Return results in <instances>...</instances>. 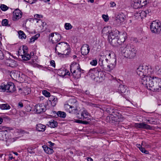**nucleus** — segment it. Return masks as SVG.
Masks as SVG:
<instances>
[{
    "label": "nucleus",
    "mask_w": 161,
    "mask_h": 161,
    "mask_svg": "<svg viewBox=\"0 0 161 161\" xmlns=\"http://www.w3.org/2000/svg\"><path fill=\"white\" fill-rule=\"evenodd\" d=\"M136 72L141 78L140 81L142 85L146 84L147 82L150 81L152 77H154V72L150 66H140L136 70Z\"/></svg>",
    "instance_id": "1"
},
{
    "label": "nucleus",
    "mask_w": 161,
    "mask_h": 161,
    "mask_svg": "<svg viewBox=\"0 0 161 161\" xmlns=\"http://www.w3.org/2000/svg\"><path fill=\"white\" fill-rule=\"evenodd\" d=\"M109 60L106 56H101L99 61V64L102 68H104L105 66H107V69L108 71H110L115 67L116 60L115 58H114L113 59Z\"/></svg>",
    "instance_id": "2"
},
{
    "label": "nucleus",
    "mask_w": 161,
    "mask_h": 161,
    "mask_svg": "<svg viewBox=\"0 0 161 161\" xmlns=\"http://www.w3.org/2000/svg\"><path fill=\"white\" fill-rule=\"evenodd\" d=\"M120 51L122 55L128 59H133L136 56V48L130 44H128L124 47L122 48Z\"/></svg>",
    "instance_id": "3"
},
{
    "label": "nucleus",
    "mask_w": 161,
    "mask_h": 161,
    "mask_svg": "<svg viewBox=\"0 0 161 161\" xmlns=\"http://www.w3.org/2000/svg\"><path fill=\"white\" fill-rule=\"evenodd\" d=\"M16 90L14 84L12 82H9L7 85H0V92L6 91L7 92H14Z\"/></svg>",
    "instance_id": "4"
},
{
    "label": "nucleus",
    "mask_w": 161,
    "mask_h": 161,
    "mask_svg": "<svg viewBox=\"0 0 161 161\" xmlns=\"http://www.w3.org/2000/svg\"><path fill=\"white\" fill-rule=\"evenodd\" d=\"M150 0H133L131 6L135 9H137L142 7L148 3H150Z\"/></svg>",
    "instance_id": "5"
},
{
    "label": "nucleus",
    "mask_w": 161,
    "mask_h": 161,
    "mask_svg": "<svg viewBox=\"0 0 161 161\" xmlns=\"http://www.w3.org/2000/svg\"><path fill=\"white\" fill-rule=\"evenodd\" d=\"M81 71H83V70L81 69L79 64L71 66L70 71L75 78L78 79L80 77Z\"/></svg>",
    "instance_id": "6"
},
{
    "label": "nucleus",
    "mask_w": 161,
    "mask_h": 161,
    "mask_svg": "<svg viewBox=\"0 0 161 161\" xmlns=\"http://www.w3.org/2000/svg\"><path fill=\"white\" fill-rule=\"evenodd\" d=\"M150 29L152 32L158 34L161 31V26L160 22L157 20L153 21L150 25Z\"/></svg>",
    "instance_id": "7"
},
{
    "label": "nucleus",
    "mask_w": 161,
    "mask_h": 161,
    "mask_svg": "<svg viewBox=\"0 0 161 161\" xmlns=\"http://www.w3.org/2000/svg\"><path fill=\"white\" fill-rule=\"evenodd\" d=\"M158 77H152L150 79V81L147 82L146 84L143 85L149 90H154L155 86H156L157 83L158 82Z\"/></svg>",
    "instance_id": "8"
},
{
    "label": "nucleus",
    "mask_w": 161,
    "mask_h": 161,
    "mask_svg": "<svg viewBox=\"0 0 161 161\" xmlns=\"http://www.w3.org/2000/svg\"><path fill=\"white\" fill-rule=\"evenodd\" d=\"M77 117L79 119H83L84 121L88 122V124L91 121V119L89 113L86 110H83L80 113H78L77 114Z\"/></svg>",
    "instance_id": "9"
},
{
    "label": "nucleus",
    "mask_w": 161,
    "mask_h": 161,
    "mask_svg": "<svg viewBox=\"0 0 161 161\" xmlns=\"http://www.w3.org/2000/svg\"><path fill=\"white\" fill-rule=\"evenodd\" d=\"M27 47H23L22 50L19 49L18 52L19 56H21L24 60H29L31 58V55L27 53Z\"/></svg>",
    "instance_id": "10"
},
{
    "label": "nucleus",
    "mask_w": 161,
    "mask_h": 161,
    "mask_svg": "<svg viewBox=\"0 0 161 161\" xmlns=\"http://www.w3.org/2000/svg\"><path fill=\"white\" fill-rule=\"evenodd\" d=\"M64 108L67 112L70 113L77 114L78 113V105L72 106L69 107L68 105H64Z\"/></svg>",
    "instance_id": "11"
},
{
    "label": "nucleus",
    "mask_w": 161,
    "mask_h": 161,
    "mask_svg": "<svg viewBox=\"0 0 161 161\" xmlns=\"http://www.w3.org/2000/svg\"><path fill=\"white\" fill-rule=\"evenodd\" d=\"M61 36L60 34L57 33H52L50 35L49 39H50L53 44L56 43L61 39Z\"/></svg>",
    "instance_id": "12"
},
{
    "label": "nucleus",
    "mask_w": 161,
    "mask_h": 161,
    "mask_svg": "<svg viewBox=\"0 0 161 161\" xmlns=\"http://www.w3.org/2000/svg\"><path fill=\"white\" fill-rule=\"evenodd\" d=\"M8 136V135L6 134L4 131H0V140L8 141L12 142H14L15 141V139L14 138H7Z\"/></svg>",
    "instance_id": "13"
},
{
    "label": "nucleus",
    "mask_w": 161,
    "mask_h": 161,
    "mask_svg": "<svg viewBox=\"0 0 161 161\" xmlns=\"http://www.w3.org/2000/svg\"><path fill=\"white\" fill-rule=\"evenodd\" d=\"M134 126L137 128L143 129L146 130H151L152 127L150 125L144 123H135Z\"/></svg>",
    "instance_id": "14"
},
{
    "label": "nucleus",
    "mask_w": 161,
    "mask_h": 161,
    "mask_svg": "<svg viewBox=\"0 0 161 161\" xmlns=\"http://www.w3.org/2000/svg\"><path fill=\"white\" fill-rule=\"evenodd\" d=\"M46 110V108L45 106L42 104H37L34 107V110L38 114H40L42 112H44Z\"/></svg>",
    "instance_id": "15"
},
{
    "label": "nucleus",
    "mask_w": 161,
    "mask_h": 161,
    "mask_svg": "<svg viewBox=\"0 0 161 161\" xmlns=\"http://www.w3.org/2000/svg\"><path fill=\"white\" fill-rule=\"evenodd\" d=\"M118 115L117 114H113L112 115H111L110 116H108L107 117V119H109L110 120H109V121L110 122H111V120L115 121V122H119L121 121V119L120 117L121 116L120 114H119V113H118Z\"/></svg>",
    "instance_id": "16"
},
{
    "label": "nucleus",
    "mask_w": 161,
    "mask_h": 161,
    "mask_svg": "<svg viewBox=\"0 0 161 161\" xmlns=\"http://www.w3.org/2000/svg\"><path fill=\"white\" fill-rule=\"evenodd\" d=\"M22 16V12L19 9H17L13 12V20L14 21H17L20 19Z\"/></svg>",
    "instance_id": "17"
},
{
    "label": "nucleus",
    "mask_w": 161,
    "mask_h": 161,
    "mask_svg": "<svg viewBox=\"0 0 161 161\" xmlns=\"http://www.w3.org/2000/svg\"><path fill=\"white\" fill-rule=\"evenodd\" d=\"M120 32L116 29H113L110 31L109 34H108V40H109L114 38L118 37Z\"/></svg>",
    "instance_id": "18"
},
{
    "label": "nucleus",
    "mask_w": 161,
    "mask_h": 161,
    "mask_svg": "<svg viewBox=\"0 0 161 161\" xmlns=\"http://www.w3.org/2000/svg\"><path fill=\"white\" fill-rule=\"evenodd\" d=\"M99 72V71L97 68L91 69L88 73V75L92 78L94 76H97L98 75Z\"/></svg>",
    "instance_id": "19"
},
{
    "label": "nucleus",
    "mask_w": 161,
    "mask_h": 161,
    "mask_svg": "<svg viewBox=\"0 0 161 161\" xmlns=\"http://www.w3.org/2000/svg\"><path fill=\"white\" fill-rule=\"evenodd\" d=\"M90 49L89 47L88 44H84L81 47V53L83 55H86L89 53Z\"/></svg>",
    "instance_id": "20"
},
{
    "label": "nucleus",
    "mask_w": 161,
    "mask_h": 161,
    "mask_svg": "<svg viewBox=\"0 0 161 161\" xmlns=\"http://www.w3.org/2000/svg\"><path fill=\"white\" fill-rule=\"evenodd\" d=\"M69 44L66 42H61L58 43L56 47L58 48H59L60 51H62L66 48L69 47Z\"/></svg>",
    "instance_id": "21"
},
{
    "label": "nucleus",
    "mask_w": 161,
    "mask_h": 161,
    "mask_svg": "<svg viewBox=\"0 0 161 161\" xmlns=\"http://www.w3.org/2000/svg\"><path fill=\"white\" fill-rule=\"evenodd\" d=\"M103 110L105 112L109 113V114L112 115L115 113L116 110L114 109L113 107H111L109 106H106L103 108Z\"/></svg>",
    "instance_id": "22"
},
{
    "label": "nucleus",
    "mask_w": 161,
    "mask_h": 161,
    "mask_svg": "<svg viewBox=\"0 0 161 161\" xmlns=\"http://www.w3.org/2000/svg\"><path fill=\"white\" fill-rule=\"evenodd\" d=\"M64 105H68L70 107L72 106L78 105V104L75 98L70 99L68 102L67 104H65Z\"/></svg>",
    "instance_id": "23"
},
{
    "label": "nucleus",
    "mask_w": 161,
    "mask_h": 161,
    "mask_svg": "<svg viewBox=\"0 0 161 161\" xmlns=\"http://www.w3.org/2000/svg\"><path fill=\"white\" fill-rule=\"evenodd\" d=\"M36 129L39 131H44L45 130L46 127L43 125L39 124L36 125Z\"/></svg>",
    "instance_id": "24"
},
{
    "label": "nucleus",
    "mask_w": 161,
    "mask_h": 161,
    "mask_svg": "<svg viewBox=\"0 0 161 161\" xmlns=\"http://www.w3.org/2000/svg\"><path fill=\"white\" fill-rule=\"evenodd\" d=\"M118 90L119 92L120 93L121 95L123 96L124 95H125L124 93L126 92V88L124 86L121 85L118 88Z\"/></svg>",
    "instance_id": "25"
},
{
    "label": "nucleus",
    "mask_w": 161,
    "mask_h": 161,
    "mask_svg": "<svg viewBox=\"0 0 161 161\" xmlns=\"http://www.w3.org/2000/svg\"><path fill=\"white\" fill-rule=\"evenodd\" d=\"M126 39V35L125 34H123L120 37L118 36V46L121 44L122 43L124 42Z\"/></svg>",
    "instance_id": "26"
},
{
    "label": "nucleus",
    "mask_w": 161,
    "mask_h": 161,
    "mask_svg": "<svg viewBox=\"0 0 161 161\" xmlns=\"http://www.w3.org/2000/svg\"><path fill=\"white\" fill-rule=\"evenodd\" d=\"M125 17V16L123 13L118 14L116 16V19L119 20L120 22L124 21Z\"/></svg>",
    "instance_id": "27"
},
{
    "label": "nucleus",
    "mask_w": 161,
    "mask_h": 161,
    "mask_svg": "<svg viewBox=\"0 0 161 161\" xmlns=\"http://www.w3.org/2000/svg\"><path fill=\"white\" fill-rule=\"evenodd\" d=\"M118 37L115 38L111 39L108 40L109 42L114 47L118 46Z\"/></svg>",
    "instance_id": "28"
},
{
    "label": "nucleus",
    "mask_w": 161,
    "mask_h": 161,
    "mask_svg": "<svg viewBox=\"0 0 161 161\" xmlns=\"http://www.w3.org/2000/svg\"><path fill=\"white\" fill-rule=\"evenodd\" d=\"M140 15V18H144L145 17L147 14H148L149 12H151V10H146L145 11L140 10L139 11Z\"/></svg>",
    "instance_id": "29"
},
{
    "label": "nucleus",
    "mask_w": 161,
    "mask_h": 161,
    "mask_svg": "<svg viewBox=\"0 0 161 161\" xmlns=\"http://www.w3.org/2000/svg\"><path fill=\"white\" fill-rule=\"evenodd\" d=\"M42 147L45 152L48 154H51L53 153V151L52 148L49 147L46 145L42 146Z\"/></svg>",
    "instance_id": "30"
},
{
    "label": "nucleus",
    "mask_w": 161,
    "mask_h": 161,
    "mask_svg": "<svg viewBox=\"0 0 161 161\" xmlns=\"http://www.w3.org/2000/svg\"><path fill=\"white\" fill-rule=\"evenodd\" d=\"M158 82L157 83L156 86H155L154 91H159L161 90V79L158 78Z\"/></svg>",
    "instance_id": "31"
},
{
    "label": "nucleus",
    "mask_w": 161,
    "mask_h": 161,
    "mask_svg": "<svg viewBox=\"0 0 161 161\" xmlns=\"http://www.w3.org/2000/svg\"><path fill=\"white\" fill-rule=\"evenodd\" d=\"M57 124L56 121L54 120H51L48 122L47 125L51 128H54L57 125Z\"/></svg>",
    "instance_id": "32"
},
{
    "label": "nucleus",
    "mask_w": 161,
    "mask_h": 161,
    "mask_svg": "<svg viewBox=\"0 0 161 161\" xmlns=\"http://www.w3.org/2000/svg\"><path fill=\"white\" fill-rule=\"evenodd\" d=\"M7 65L11 67H13L16 65V62L14 60H8L7 62Z\"/></svg>",
    "instance_id": "33"
},
{
    "label": "nucleus",
    "mask_w": 161,
    "mask_h": 161,
    "mask_svg": "<svg viewBox=\"0 0 161 161\" xmlns=\"http://www.w3.org/2000/svg\"><path fill=\"white\" fill-rule=\"evenodd\" d=\"M10 108V106L7 103L0 104V108L2 110L9 109Z\"/></svg>",
    "instance_id": "34"
},
{
    "label": "nucleus",
    "mask_w": 161,
    "mask_h": 161,
    "mask_svg": "<svg viewBox=\"0 0 161 161\" xmlns=\"http://www.w3.org/2000/svg\"><path fill=\"white\" fill-rule=\"evenodd\" d=\"M19 37L20 39H25L26 37L25 33L21 31H18Z\"/></svg>",
    "instance_id": "35"
},
{
    "label": "nucleus",
    "mask_w": 161,
    "mask_h": 161,
    "mask_svg": "<svg viewBox=\"0 0 161 161\" xmlns=\"http://www.w3.org/2000/svg\"><path fill=\"white\" fill-rule=\"evenodd\" d=\"M40 36V34H37L33 36L31 38L30 42V43L34 42Z\"/></svg>",
    "instance_id": "36"
},
{
    "label": "nucleus",
    "mask_w": 161,
    "mask_h": 161,
    "mask_svg": "<svg viewBox=\"0 0 161 161\" xmlns=\"http://www.w3.org/2000/svg\"><path fill=\"white\" fill-rule=\"evenodd\" d=\"M109 27H105L102 31V33L104 34L107 35L108 36L110 31L109 30Z\"/></svg>",
    "instance_id": "37"
},
{
    "label": "nucleus",
    "mask_w": 161,
    "mask_h": 161,
    "mask_svg": "<svg viewBox=\"0 0 161 161\" xmlns=\"http://www.w3.org/2000/svg\"><path fill=\"white\" fill-rule=\"evenodd\" d=\"M137 145H138L137 147L139 148L141 151L142 153L147 154L149 153L148 151L146 150L144 148L142 147L140 144H137Z\"/></svg>",
    "instance_id": "38"
},
{
    "label": "nucleus",
    "mask_w": 161,
    "mask_h": 161,
    "mask_svg": "<svg viewBox=\"0 0 161 161\" xmlns=\"http://www.w3.org/2000/svg\"><path fill=\"white\" fill-rule=\"evenodd\" d=\"M57 114L58 117L64 118L66 116V113L64 112L59 111L58 112Z\"/></svg>",
    "instance_id": "39"
},
{
    "label": "nucleus",
    "mask_w": 161,
    "mask_h": 161,
    "mask_svg": "<svg viewBox=\"0 0 161 161\" xmlns=\"http://www.w3.org/2000/svg\"><path fill=\"white\" fill-rule=\"evenodd\" d=\"M156 70L158 74L161 75V66L157 65L155 67Z\"/></svg>",
    "instance_id": "40"
},
{
    "label": "nucleus",
    "mask_w": 161,
    "mask_h": 161,
    "mask_svg": "<svg viewBox=\"0 0 161 161\" xmlns=\"http://www.w3.org/2000/svg\"><path fill=\"white\" fill-rule=\"evenodd\" d=\"M64 27L66 29L68 30L71 29L72 26L69 23H66L65 24Z\"/></svg>",
    "instance_id": "41"
},
{
    "label": "nucleus",
    "mask_w": 161,
    "mask_h": 161,
    "mask_svg": "<svg viewBox=\"0 0 161 161\" xmlns=\"http://www.w3.org/2000/svg\"><path fill=\"white\" fill-rule=\"evenodd\" d=\"M42 94L45 97H48L50 96V93L49 92L46 90H43L42 92Z\"/></svg>",
    "instance_id": "42"
},
{
    "label": "nucleus",
    "mask_w": 161,
    "mask_h": 161,
    "mask_svg": "<svg viewBox=\"0 0 161 161\" xmlns=\"http://www.w3.org/2000/svg\"><path fill=\"white\" fill-rule=\"evenodd\" d=\"M88 105L89 106L92 107H95V108H99V105H97V104H95L93 103H91V102L88 103Z\"/></svg>",
    "instance_id": "43"
},
{
    "label": "nucleus",
    "mask_w": 161,
    "mask_h": 161,
    "mask_svg": "<svg viewBox=\"0 0 161 161\" xmlns=\"http://www.w3.org/2000/svg\"><path fill=\"white\" fill-rule=\"evenodd\" d=\"M0 8L3 11H5L8 8V7L4 4H2L0 6Z\"/></svg>",
    "instance_id": "44"
},
{
    "label": "nucleus",
    "mask_w": 161,
    "mask_h": 161,
    "mask_svg": "<svg viewBox=\"0 0 161 161\" xmlns=\"http://www.w3.org/2000/svg\"><path fill=\"white\" fill-rule=\"evenodd\" d=\"M62 51L63 52V53L62 54L66 55L69 54L70 52V50L69 49H68V48H66L65 49Z\"/></svg>",
    "instance_id": "45"
},
{
    "label": "nucleus",
    "mask_w": 161,
    "mask_h": 161,
    "mask_svg": "<svg viewBox=\"0 0 161 161\" xmlns=\"http://www.w3.org/2000/svg\"><path fill=\"white\" fill-rule=\"evenodd\" d=\"M27 151L29 153L31 154L34 153V149L31 147H29L27 148Z\"/></svg>",
    "instance_id": "46"
},
{
    "label": "nucleus",
    "mask_w": 161,
    "mask_h": 161,
    "mask_svg": "<svg viewBox=\"0 0 161 161\" xmlns=\"http://www.w3.org/2000/svg\"><path fill=\"white\" fill-rule=\"evenodd\" d=\"M75 122L76 123H81V124H85V125L88 124V122H87L84 120L83 121L82 120H79V119L76 120L75 121Z\"/></svg>",
    "instance_id": "47"
},
{
    "label": "nucleus",
    "mask_w": 161,
    "mask_h": 161,
    "mask_svg": "<svg viewBox=\"0 0 161 161\" xmlns=\"http://www.w3.org/2000/svg\"><path fill=\"white\" fill-rule=\"evenodd\" d=\"M97 61L96 59L93 60L90 62V64L92 65L96 66L97 64Z\"/></svg>",
    "instance_id": "48"
},
{
    "label": "nucleus",
    "mask_w": 161,
    "mask_h": 161,
    "mask_svg": "<svg viewBox=\"0 0 161 161\" xmlns=\"http://www.w3.org/2000/svg\"><path fill=\"white\" fill-rule=\"evenodd\" d=\"M8 21L6 19H4L2 20V24L3 26H6L8 24Z\"/></svg>",
    "instance_id": "49"
},
{
    "label": "nucleus",
    "mask_w": 161,
    "mask_h": 161,
    "mask_svg": "<svg viewBox=\"0 0 161 161\" xmlns=\"http://www.w3.org/2000/svg\"><path fill=\"white\" fill-rule=\"evenodd\" d=\"M107 52V54H106V55L105 56L107 57V58H108V57L110 58H111V54H112L113 56L114 55V54L113 53H110L109 52ZM113 59V58H112V59H109V60H110L111 59Z\"/></svg>",
    "instance_id": "50"
},
{
    "label": "nucleus",
    "mask_w": 161,
    "mask_h": 161,
    "mask_svg": "<svg viewBox=\"0 0 161 161\" xmlns=\"http://www.w3.org/2000/svg\"><path fill=\"white\" fill-rule=\"evenodd\" d=\"M57 103L58 98H57L56 100L55 99L54 100H53V101L51 102V104L53 106H55L56 105Z\"/></svg>",
    "instance_id": "51"
},
{
    "label": "nucleus",
    "mask_w": 161,
    "mask_h": 161,
    "mask_svg": "<svg viewBox=\"0 0 161 161\" xmlns=\"http://www.w3.org/2000/svg\"><path fill=\"white\" fill-rule=\"evenodd\" d=\"M32 109L31 107L29 105H27L26 107V111L27 112H30Z\"/></svg>",
    "instance_id": "52"
},
{
    "label": "nucleus",
    "mask_w": 161,
    "mask_h": 161,
    "mask_svg": "<svg viewBox=\"0 0 161 161\" xmlns=\"http://www.w3.org/2000/svg\"><path fill=\"white\" fill-rule=\"evenodd\" d=\"M50 64L51 66H52L53 68H55V64L54 61L53 60H52L50 61Z\"/></svg>",
    "instance_id": "53"
},
{
    "label": "nucleus",
    "mask_w": 161,
    "mask_h": 161,
    "mask_svg": "<svg viewBox=\"0 0 161 161\" xmlns=\"http://www.w3.org/2000/svg\"><path fill=\"white\" fill-rule=\"evenodd\" d=\"M49 101L51 102V103L53 101V100L55 99L56 100V98H57L56 97L53 96H50Z\"/></svg>",
    "instance_id": "54"
},
{
    "label": "nucleus",
    "mask_w": 161,
    "mask_h": 161,
    "mask_svg": "<svg viewBox=\"0 0 161 161\" xmlns=\"http://www.w3.org/2000/svg\"><path fill=\"white\" fill-rule=\"evenodd\" d=\"M34 17L36 19H37L38 18H42V16L41 15H40L38 14H36L34 15Z\"/></svg>",
    "instance_id": "55"
},
{
    "label": "nucleus",
    "mask_w": 161,
    "mask_h": 161,
    "mask_svg": "<svg viewBox=\"0 0 161 161\" xmlns=\"http://www.w3.org/2000/svg\"><path fill=\"white\" fill-rule=\"evenodd\" d=\"M102 17L105 21H108V16L107 15L105 14H103L102 16Z\"/></svg>",
    "instance_id": "56"
},
{
    "label": "nucleus",
    "mask_w": 161,
    "mask_h": 161,
    "mask_svg": "<svg viewBox=\"0 0 161 161\" xmlns=\"http://www.w3.org/2000/svg\"><path fill=\"white\" fill-rule=\"evenodd\" d=\"M20 115H21V116H23L26 115L27 114L25 111H22L20 112Z\"/></svg>",
    "instance_id": "57"
},
{
    "label": "nucleus",
    "mask_w": 161,
    "mask_h": 161,
    "mask_svg": "<svg viewBox=\"0 0 161 161\" xmlns=\"http://www.w3.org/2000/svg\"><path fill=\"white\" fill-rule=\"evenodd\" d=\"M135 16L136 17H138V18H139V17H140V13L139 11L136 12L135 14Z\"/></svg>",
    "instance_id": "58"
},
{
    "label": "nucleus",
    "mask_w": 161,
    "mask_h": 161,
    "mask_svg": "<svg viewBox=\"0 0 161 161\" xmlns=\"http://www.w3.org/2000/svg\"><path fill=\"white\" fill-rule=\"evenodd\" d=\"M111 7H113L116 5V4L114 2H111L110 3Z\"/></svg>",
    "instance_id": "59"
},
{
    "label": "nucleus",
    "mask_w": 161,
    "mask_h": 161,
    "mask_svg": "<svg viewBox=\"0 0 161 161\" xmlns=\"http://www.w3.org/2000/svg\"><path fill=\"white\" fill-rule=\"evenodd\" d=\"M6 128V127L4 126H0V130H3L2 131H3V130H5Z\"/></svg>",
    "instance_id": "60"
},
{
    "label": "nucleus",
    "mask_w": 161,
    "mask_h": 161,
    "mask_svg": "<svg viewBox=\"0 0 161 161\" xmlns=\"http://www.w3.org/2000/svg\"><path fill=\"white\" fill-rule=\"evenodd\" d=\"M18 106L20 108H22L23 106V104L22 103L19 102L18 103Z\"/></svg>",
    "instance_id": "61"
},
{
    "label": "nucleus",
    "mask_w": 161,
    "mask_h": 161,
    "mask_svg": "<svg viewBox=\"0 0 161 161\" xmlns=\"http://www.w3.org/2000/svg\"><path fill=\"white\" fill-rule=\"evenodd\" d=\"M30 92V89L29 88H28L26 89V95L29 94V93Z\"/></svg>",
    "instance_id": "62"
},
{
    "label": "nucleus",
    "mask_w": 161,
    "mask_h": 161,
    "mask_svg": "<svg viewBox=\"0 0 161 161\" xmlns=\"http://www.w3.org/2000/svg\"><path fill=\"white\" fill-rule=\"evenodd\" d=\"M87 161H93V160L91 158H87Z\"/></svg>",
    "instance_id": "63"
},
{
    "label": "nucleus",
    "mask_w": 161,
    "mask_h": 161,
    "mask_svg": "<svg viewBox=\"0 0 161 161\" xmlns=\"http://www.w3.org/2000/svg\"><path fill=\"white\" fill-rule=\"evenodd\" d=\"M9 158L10 160H12L14 158L12 156H11V155H10L9 156Z\"/></svg>",
    "instance_id": "64"
}]
</instances>
